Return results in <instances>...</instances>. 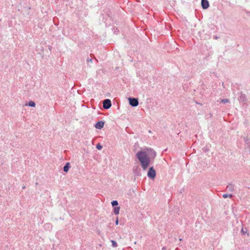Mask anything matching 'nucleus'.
<instances>
[{
  "label": "nucleus",
  "mask_w": 250,
  "mask_h": 250,
  "mask_svg": "<svg viewBox=\"0 0 250 250\" xmlns=\"http://www.w3.org/2000/svg\"><path fill=\"white\" fill-rule=\"evenodd\" d=\"M147 176L151 179H154L155 177L156 172L155 170L153 169V167H151L149 168V170L147 173Z\"/></svg>",
  "instance_id": "nucleus-2"
},
{
  "label": "nucleus",
  "mask_w": 250,
  "mask_h": 250,
  "mask_svg": "<svg viewBox=\"0 0 250 250\" xmlns=\"http://www.w3.org/2000/svg\"><path fill=\"white\" fill-rule=\"evenodd\" d=\"M28 105L31 107H35L36 105L35 103L33 101H30L28 103Z\"/></svg>",
  "instance_id": "nucleus-9"
},
{
  "label": "nucleus",
  "mask_w": 250,
  "mask_h": 250,
  "mask_svg": "<svg viewBox=\"0 0 250 250\" xmlns=\"http://www.w3.org/2000/svg\"><path fill=\"white\" fill-rule=\"evenodd\" d=\"M118 223H119V220H118V218H117L115 221V224H116V225H117L118 224Z\"/></svg>",
  "instance_id": "nucleus-16"
},
{
  "label": "nucleus",
  "mask_w": 250,
  "mask_h": 250,
  "mask_svg": "<svg viewBox=\"0 0 250 250\" xmlns=\"http://www.w3.org/2000/svg\"><path fill=\"white\" fill-rule=\"evenodd\" d=\"M69 167V163H67L63 167V170L65 172H67Z\"/></svg>",
  "instance_id": "nucleus-7"
},
{
  "label": "nucleus",
  "mask_w": 250,
  "mask_h": 250,
  "mask_svg": "<svg viewBox=\"0 0 250 250\" xmlns=\"http://www.w3.org/2000/svg\"><path fill=\"white\" fill-rule=\"evenodd\" d=\"M96 148L100 150L102 148V146L100 144H98L96 146Z\"/></svg>",
  "instance_id": "nucleus-13"
},
{
  "label": "nucleus",
  "mask_w": 250,
  "mask_h": 250,
  "mask_svg": "<svg viewBox=\"0 0 250 250\" xmlns=\"http://www.w3.org/2000/svg\"><path fill=\"white\" fill-rule=\"evenodd\" d=\"M156 155L155 152L153 149L146 148L137 152L136 156L144 170H146L148 167L150 162V156L154 157Z\"/></svg>",
  "instance_id": "nucleus-1"
},
{
  "label": "nucleus",
  "mask_w": 250,
  "mask_h": 250,
  "mask_svg": "<svg viewBox=\"0 0 250 250\" xmlns=\"http://www.w3.org/2000/svg\"><path fill=\"white\" fill-rule=\"evenodd\" d=\"M120 207H116L114 208V213L115 214H118L119 213Z\"/></svg>",
  "instance_id": "nucleus-8"
},
{
  "label": "nucleus",
  "mask_w": 250,
  "mask_h": 250,
  "mask_svg": "<svg viewBox=\"0 0 250 250\" xmlns=\"http://www.w3.org/2000/svg\"><path fill=\"white\" fill-rule=\"evenodd\" d=\"M111 106V103L110 100L106 99L103 102V107L105 109H108Z\"/></svg>",
  "instance_id": "nucleus-3"
},
{
  "label": "nucleus",
  "mask_w": 250,
  "mask_h": 250,
  "mask_svg": "<svg viewBox=\"0 0 250 250\" xmlns=\"http://www.w3.org/2000/svg\"><path fill=\"white\" fill-rule=\"evenodd\" d=\"M104 125V122L100 121L96 124L95 127L97 129H101L103 127Z\"/></svg>",
  "instance_id": "nucleus-6"
},
{
  "label": "nucleus",
  "mask_w": 250,
  "mask_h": 250,
  "mask_svg": "<svg viewBox=\"0 0 250 250\" xmlns=\"http://www.w3.org/2000/svg\"><path fill=\"white\" fill-rule=\"evenodd\" d=\"M221 102L223 103H226L229 102V100L227 99H223V100H221Z\"/></svg>",
  "instance_id": "nucleus-14"
},
{
  "label": "nucleus",
  "mask_w": 250,
  "mask_h": 250,
  "mask_svg": "<svg viewBox=\"0 0 250 250\" xmlns=\"http://www.w3.org/2000/svg\"><path fill=\"white\" fill-rule=\"evenodd\" d=\"M227 188H229L230 190H232L233 186L232 185H230L227 187Z\"/></svg>",
  "instance_id": "nucleus-15"
},
{
  "label": "nucleus",
  "mask_w": 250,
  "mask_h": 250,
  "mask_svg": "<svg viewBox=\"0 0 250 250\" xmlns=\"http://www.w3.org/2000/svg\"><path fill=\"white\" fill-rule=\"evenodd\" d=\"M111 204L113 206H115L118 205V203L117 201H113L111 202Z\"/></svg>",
  "instance_id": "nucleus-11"
},
{
  "label": "nucleus",
  "mask_w": 250,
  "mask_h": 250,
  "mask_svg": "<svg viewBox=\"0 0 250 250\" xmlns=\"http://www.w3.org/2000/svg\"><path fill=\"white\" fill-rule=\"evenodd\" d=\"M111 243L112 244V246L113 247H117V243L115 241H114V240H111Z\"/></svg>",
  "instance_id": "nucleus-12"
},
{
  "label": "nucleus",
  "mask_w": 250,
  "mask_h": 250,
  "mask_svg": "<svg viewBox=\"0 0 250 250\" xmlns=\"http://www.w3.org/2000/svg\"><path fill=\"white\" fill-rule=\"evenodd\" d=\"M129 101L130 104L132 106H136L139 104L137 99L135 98H129Z\"/></svg>",
  "instance_id": "nucleus-4"
},
{
  "label": "nucleus",
  "mask_w": 250,
  "mask_h": 250,
  "mask_svg": "<svg viewBox=\"0 0 250 250\" xmlns=\"http://www.w3.org/2000/svg\"><path fill=\"white\" fill-rule=\"evenodd\" d=\"M201 4L203 9H207L209 6V3L207 0H202Z\"/></svg>",
  "instance_id": "nucleus-5"
},
{
  "label": "nucleus",
  "mask_w": 250,
  "mask_h": 250,
  "mask_svg": "<svg viewBox=\"0 0 250 250\" xmlns=\"http://www.w3.org/2000/svg\"><path fill=\"white\" fill-rule=\"evenodd\" d=\"M223 197L224 198H226L227 197L231 198L232 197V195L231 194H224L223 195Z\"/></svg>",
  "instance_id": "nucleus-10"
}]
</instances>
